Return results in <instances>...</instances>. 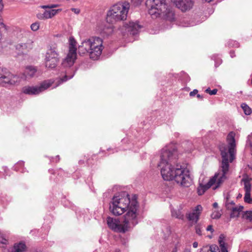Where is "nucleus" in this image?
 Returning a JSON list of instances; mask_svg holds the SVG:
<instances>
[{
    "label": "nucleus",
    "mask_w": 252,
    "mask_h": 252,
    "mask_svg": "<svg viewBox=\"0 0 252 252\" xmlns=\"http://www.w3.org/2000/svg\"><path fill=\"white\" fill-rule=\"evenodd\" d=\"M177 150L171 146L163 148L160 153V160L158 165L160 168V173L165 181L174 180L177 184L188 187L191 179L189 170L178 162Z\"/></svg>",
    "instance_id": "1"
},
{
    "label": "nucleus",
    "mask_w": 252,
    "mask_h": 252,
    "mask_svg": "<svg viewBox=\"0 0 252 252\" xmlns=\"http://www.w3.org/2000/svg\"><path fill=\"white\" fill-rule=\"evenodd\" d=\"M227 141L228 144L227 149L225 146H221L220 148L222 162L220 168L209 180L205 185L200 184L197 188V192L199 195L203 194L205 191L211 187L214 190L220 187L222 183L226 179V174L229 170V162H231L234 158L236 152V143L235 140V134L230 132L227 137Z\"/></svg>",
    "instance_id": "2"
},
{
    "label": "nucleus",
    "mask_w": 252,
    "mask_h": 252,
    "mask_svg": "<svg viewBox=\"0 0 252 252\" xmlns=\"http://www.w3.org/2000/svg\"><path fill=\"white\" fill-rule=\"evenodd\" d=\"M110 210L116 216L122 215L126 210L127 212L135 209L136 220H138L139 215V205L137 201V197L133 195L131 198L125 192L115 195L110 204Z\"/></svg>",
    "instance_id": "3"
},
{
    "label": "nucleus",
    "mask_w": 252,
    "mask_h": 252,
    "mask_svg": "<svg viewBox=\"0 0 252 252\" xmlns=\"http://www.w3.org/2000/svg\"><path fill=\"white\" fill-rule=\"evenodd\" d=\"M103 49L102 39L93 36L82 41L78 46V52L80 55L89 53L90 58L95 60L100 57Z\"/></svg>",
    "instance_id": "4"
},
{
    "label": "nucleus",
    "mask_w": 252,
    "mask_h": 252,
    "mask_svg": "<svg viewBox=\"0 0 252 252\" xmlns=\"http://www.w3.org/2000/svg\"><path fill=\"white\" fill-rule=\"evenodd\" d=\"M130 210L124 216V220L122 222L117 219L111 217L107 218V223L109 227L112 230L118 232H125L133 227L138 223L136 220L135 209Z\"/></svg>",
    "instance_id": "5"
},
{
    "label": "nucleus",
    "mask_w": 252,
    "mask_h": 252,
    "mask_svg": "<svg viewBox=\"0 0 252 252\" xmlns=\"http://www.w3.org/2000/svg\"><path fill=\"white\" fill-rule=\"evenodd\" d=\"M146 5L149 9V13L153 18L160 16L169 21L174 18L171 7L167 5L165 0H147Z\"/></svg>",
    "instance_id": "6"
},
{
    "label": "nucleus",
    "mask_w": 252,
    "mask_h": 252,
    "mask_svg": "<svg viewBox=\"0 0 252 252\" xmlns=\"http://www.w3.org/2000/svg\"><path fill=\"white\" fill-rule=\"evenodd\" d=\"M129 9V3L126 2H119L113 5L107 12V22L113 24L126 20Z\"/></svg>",
    "instance_id": "7"
},
{
    "label": "nucleus",
    "mask_w": 252,
    "mask_h": 252,
    "mask_svg": "<svg viewBox=\"0 0 252 252\" xmlns=\"http://www.w3.org/2000/svg\"><path fill=\"white\" fill-rule=\"evenodd\" d=\"M54 82V80L49 79L44 81L39 86H25L23 88L22 92L25 94L30 95L38 94L52 86Z\"/></svg>",
    "instance_id": "8"
},
{
    "label": "nucleus",
    "mask_w": 252,
    "mask_h": 252,
    "mask_svg": "<svg viewBox=\"0 0 252 252\" xmlns=\"http://www.w3.org/2000/svg\"><path fill=\"white\" fill-rule=\"evenodd\" d=\"M218 242L220 248L216 245H212L210 246L208 252H228V245L226 242V237L224 234H221L220 235Z\"/></svg>",
    "instance_id": "9"
},
{
    "label": "nucleus",
    "mask_w": 252,
    "mask_h": 252,
    "mask_svg": "<svg viewBox=\"0 0 252 252\" xmlns=\"http://www.w3.org/2000/svg\"><path fill=\"white\" fill-rule=\"evenodd\" d=\"M141 26L137 22H129L124 24L121 31L123 34L129 33L134 35L138 32Z\"/></svg>",
    "instance_id": "10"
},
{
    "label": "nucleus",
    "mask_w": 252,
    "mask_h": 252,
    "mask_svg": "<svg viewBox=\"0 0 252 252\" xmlns=\"http://www.w3.org/2000/svg\"><path fill=\"white\" fill-rule=\"evenodd\" d=\"M2 72V73H0V84H14L18 81L16 75H13L9 71Z\"/></svg>",
    "instance_id": "11"
},
{
    "label": "nucleus",
    "mask_w": 252,
    "mask_h": 252,
    "mask_svg": "<svg viewBox=\"0 0 252 252\" xmlns=\"http://www.w3.org/2000/svg\"><path fill=\"white\" fill-rule=\"evenodd\" d=\"M171 1L178 8L184 12L190 10L193 5L192 0H171Z\"/></svg>",
    "instance_id": "12"
},
{
    "label": "nucleus",
    "mask_w": 252,
    "mask_h": 252,
    "mask_svg": "<svg viewBox=\"0 0 252 252\" xmlns=\"http://www.w3.org/2000/svg\"><path fill=\"white\" fill-rule=\"evenodd\" d=\"M15 48L19 54H26L33 48V41L28 40L26 43H18Z\"/></svg>",
    "instance_id": "13"
},
{
    "label": "nucleus",
    "mask_w": 252,
    "mask_h": 252,
    "mask_svg": "<svg viewBox=\"0 0 252 252\" xmlns=\"http://www.w3.org/2000/svg\"><path fill=\"white\" fill-rule=\"evenodd\" d=\"M242 181L244 182L245 191L244 201L247 203H252V198L251 197V184L248 179H243Z\"/></svg>",
    "instance_id": "14"
},
{
    "label": "nucleus",
    "mask_w": 252,
    "mask_h": 252,
    "mask_svg": "<svg viewBox=\"0 0 252 252\" xmlns=\"http://www.w3.org/2000/svg\"><path fill=\"white\" fill-rule=\"evenodd\" d=\"M202 211V207L200 205H197L192 212L188 214V218L189 220L196 222L199 220V216Z\"/></svg>",
    "instance_id": "15"
},
{
    "label": "nucleus",
    "mask_w": 252,
    "mask_h": 252,
    "mask_svg": "<svg viewBox=\"0 0 252 252\" xmlns=\"http://www.w3.org/2000/svg\"><path fill=\"white\" fill-rule=\"evenodd\" d=\"M60 9H50L48 10H45L43 13H39L37 14V17L40 20H45L50 18H52L55 15H56Z\"/></svg>",
    "instance_id": "16"
},
{
    "label": "nucleus",
    "mask_w": 252,
    "mask_h": 252,
    "mask_svg": "<svg viewBox=\"0 0 252 252\" xmlns=\"http://www.w3.org/2000/svg\"><path fill=\"white\" fill-rule=\"evenodd\" d=\"M77 54L76 53H73V52H69L67 55L66 57L63 60V65L64 66H72L76 59Z\"/></svg>",
    "instance_id": "17"
},
{
    "label": "nucleus",
    "mask_w": 252,
    "mask_h": 252,
    "mask_svg": "<svg viewBox=\"0 0 252 252\" xmlns=\"http://www.w3.org/2000/svg\"><path fill=\"white\" fill-rule=\"evenodd\" d=\"M54 57H56V59H59V54L58 53L57 46L55 43L52 44L50 45L49 49H48L45 58L46 59H52Z\"/></svg>",
    "instance_id": "18"
},
{
    "label": "nucleus",
    "mask_w": 252,
    "mask_h": 252,
    "mask_svg": "<svg viewBox=\"0 0 252 252\" xmlns=\"http://www.w3.org/2000/svg\"><path fill=\"white\" fill-rule=\"evenodd\" d=\"M27 246L24 242H19L14 244L9 252H26Z\"/></svg>",
    "instance_id": "19"
},
{
    "label": "nucleus",
    "mask_w": 252,
    "mask_h": 252,
    "mask_svg": "<svg viewBox=\"0 0 252 252\" xmlns=\"http://www.w3.org/2000/svg\"><path fill=\"white\" fill-rule=\"evenodd\" d=\"M244 207L242 205L236 206L233 208L228 207V210L231 211L230 214V217L231 218L238 217L241 212L243 211Z\"/></svg>",
    "instance_id": "20"
},
{
    "label": "nucleus",
    "mask_w": 252,
    "mask_h": 252,
    "mask_svg": "<svg viewBox=\"0 0 252 252\" xmlns=\"http://www.w3.org/2000/svg\"><path fill=\"white\" fill-rule=\"evenodd\" d=\"M45 66L47 68H55L59 61V59H56V57H54L53 58H52V59H46L45 58Z\"/></svg>",
    "instance_id": "21"
},
{
    "label": "nucleus",
    "mask_w": 252,
    "mask_h": 252,
    "mask_svg": "<svg viewBox=\"0 0 252 252\" xmlns=\"http://www.w3.org/2000/svg\"><path fill=\"white\" fill-rule=\"evenodd\" d=\"M36 72V69L32 66H29L26 67L24 74L25 75L26 78H29L32 77Z\"/></svg>",
    "instance_id": "22"
},
{
    "label": "nucleus",
    "mask_w": 252,
    "mask_h": 252,
    "mask_svg": "<svg viewBox=\"0 0 252 252\" xmlns=\"http://www.w3.org/2000/svg\"><path fill=\"white\" fill-rule=\"evenodd\" d=\"M113 27L112 25L105 26L100 32V33L103 35H109L113 32Z\"/></svg>",
    "instance_id": "23"
},
{
    "label": "nucleus",
    "mask_w": 252,
    "mask_h": 252,
    "mask_svg": "<svg viewBox=\"0 0 252 252\" xmlns=\"http://www.w3.org/2000/svg\"><path fill=\"white\" fill-rule=\"evenodd\" d=\"M182 147L187 152H190L194 148L191 142L186 141L182 144Z\"/></svg>",
    "instance_id": "24"
},
{
    "label": "nucleus",
    "mask_w": 252,
    "mask_h": 252,
    "mask_svg": "<svg viewBox=\"0 0 252 252\" xmlns=\"http://www.w3.org/2000/svg\"><path fill=\"white\" fill-rule=\"evenodd\" d=\"M76 42L72 37H70L69 39V52H73L76 53Z\"/></svg>",
    "instance_id": "25"
},
{
    "label": "nucleus",
    "mask_w": 252,
    "mask_h": 252,
    "mask_svg": "<svg viewBox=\"0 0 252 252\" xmlns=\"http://www.w3.org/2000/svg\"><path fill=\"white\" fill-rule=\"evenodd\" d=\"M172 216L176 218L179 219H183L184 215L181 213L179 210H171Z\"/></svg>",
    "instance_id": "26"
},
{
    "label": "nucleus",
    "mask_w": 252,
    "mask_h": 252,
    "mask_svg": "<svg viewBox=\"0 0 252 252\" xmlns=\"http://www.w3.org/2000/svg\"><path fill=\"white\" fill-rule=\"evenodd\" d=\"M241 107L246 115H249L252 113V110L251 108L246 104L243 103Z\"/></svg>",
    "instance_id": "27"
},
{
    "label": "nucleus",
    "mask_w": 252,
    "mask_h": 252,
    "mask_svg": "<svg viewBox=\"0 0 252 252\" xmlns=\"http://www.w3.org/2000/svg\"><path fill=\"white\" fill-rule=\"evenodd\" d=\"M243 218L249 221L252 220V211H247L243 214Z\"/></svg>",
    "instance_id": "28"
},
{
    "label": "nucleus",
    "mask_w": 252,
    "mask_h": 252,
    "mask_svg": "<svg viewBox=\"0 0 252 252\" xmlns=\"http://www.w3.org/2000/svg\"><path fill=\"white\" fill-rule=\"evenodd\" d=\"M73 75H72L69 77H68L66 75H65L63 78H60V80L58 82V83L53 87L54 88H56L59 86L61 83L63 82L66 81L68 79H71L73 77Z\"/></svg>",
    "instance_id": "29"
},
{
    "label": "nucleus",
    "mask_w": 252,
    "mask_h": 252,
    "mask_svg": "<svg viewBox=\"0 0 252 252\" xmlns=\"http://www.w3.org/2000/svg\"><path fill=\"white\" fill-rule=\"evenodd\" d=\"M225 206L226 207V209L228 210V207H230V208H233L236 205H235V203L232 201H230L229 200L228 197L227 196L226 198V201H225Z\"/></svg>",
    "instance_id": "30"
},
{
    "label": "nucleus",
    "mask_w": 252,
    "mask_h": 252,
    "mask_svg": "<svg viewBox=\"0 0 252 252\" xmlns=\"http://www.w3.org/2000/svg\"><path fill=\"white\" fill-rule=\"evenodd\" d=\"M221 216V213L219 211H214L211 214V218L213 219H219Z\"/></svg>",
    "instance_id": "31"
},
{
    "label": "nucleus",
    "mask_w": 252,
    "mask_h": 252,
    "mask_svg": "<svg viewBox=\"0 0 252 252\" xmlns=\"http://www.w3.org/2000/svg\"><path fill=\"white\" fill-rule=\"evenodd\" d=\"M31 30L34 32L37 31L39 28V23L35 22L31 25Z\"/></svg>",
    "instance_id": "32"
},
{
    "label": "nucleus",
    "mask_w": 252,
    "mask_h": 252,
    "mask_svg": "<svg viewBox=\"0 0 252 252\" xmlns=\"http://www.w3.org/2000/svg\"><path fill=\"white\" fill-rule=\"evenodd\" d=\"M218 92V90L217 89H214L213 90H211L209 88H207L205 90V92L209 94L210 95H215L217 94Z\"/></svg>",
    "instance_id": "33"
},
{
    "label": "nucleus",
    "mask_w": 252,
    "mask_h": 252,
    "mask_svg": "<svg viewBox=\"0 0 252 252\" xmlns=\"http://www.w3.org/2000/svg\"><path fill=\"white\" fill-rule=\"evenodd\" d=\"M1 28H3L6 30H7V28L6 26L3 23V20L0 16V29Z\"/></svg>",
    "instance_id": "34"
},
{
    "label": "nucleus",
    "mask_w": 252,
    "mask_h": 252,
    "mask_svg": "<svg viewBox=\"0 0 252 252\" xmlns=\"http://www.w3.org/2000/svg\"><path fill=\"white\" fill-rule=\"evenodd\" d=\"M195 230H196V233L198 235H201L202 234L201 227L200 225H196V226L195 227Z\"/></svg>",
    "instance_id": "35"
},
{
    "label": "nucleus",
    "mask_w": 252,
    "mask_h": 252,
    "mask_svg": "<svg viewBox=\"0 0 252 252\" xmlns=\"http://www.w3.org/2000/svg\"><path fill=\"white\" fill-rule=\"evenodd\" d=\"M131 1L134 5H138L141 3L142 0H131Z\"/></svg>",
    "instance_id": "36"
},
{
    "label": "nucleus",
    "mask_w": 252,
    "mask_h": 252,
    "mask_svg": "<svg viewBox=\"0 0 252 252\" xmlns=\"http://www.w3.org/2000/svg\"><path fill=\"white\" fill-rule=\"evenodd\" d=\"M198 93V90L196 89H194L193 91H191L189 93V95L190 96H194L195 95L197 94Z\"/></svg>",
    "instance_id": "37"
},
{
    "label": "nucleus",
    "mask_w": 252,
    "mask_h": 252,
    "mask_svg": "<svg viewBox=\"0 0 252 252\" xmlns=\"http://www.w3.org/2000/svg\"><path fill=\"white\" fill-rule=\"evenodd\" d=\"M0 243L2 244H6L7 243V240L5 238L1 237H0Z\"/></svg>",
    "instance_id": "38"
},
{
    "label": "nucleus",
    "mask_w": 252,
    "mask_h": 252,
    "mask_svg": "<svg viewBox=\"0 0 252 252\" xmlns=\"http://www.w3.org/2000/svg\"><path fill=\"white\" fill-rule=\"evenodd\" d=\"M71 10L72 12H73L74 13L77 14H79L80 13V10L79 9L75 8H72L71 9Z\"/></svg>",
    "instance_id": "39"
},
{
    "label": "nucleus",
    "mask_w": 252,
    "mask_h": 252,
    "mask_svg": "<svg viewBox=\"0 0 252 252\" xmlns=\"http://www.w3.org/2000/svg\"><path fill=\"white\" fill-rule=\"evenodd\" d=\"M206 230L208 231H211L212 233L213 232L214 229L213 228V226L211 225H209L206 228Z\"/></svg>",
    "instance_id": "40"
},
{
    "label": "nucleus",
    "mask_w": 252,
    "mask_h": 252,
    "mask_svg": "<svg viewBox=\"0 0 252 252\" xmlns=\"http://www.w3.org/2000/svg\"><path fill=\"white\" fill-rule=\"evenodd\" d=\"M3 9V4L2 2V0H0V13L2 11Z\"/></svg>",
    "instance_id": "41"
},
{
    "label": "nucleus",
    "mask_w": 252,
    "mask_h": 252,
    "mask_svg": "<svg viewBox=\"0 0 252 252\" xmlns=\"http://www.w3.org/2000/svg\"><path fill=\"white\" fill-rule=\"evenodd\" d=\"M192 246L194 248H196L198 247V243L196 242H194L192 244Z\"/></svg>",
    "instance_id": "42"
},
{
    "label": "nucleus",
    "mask_w": 252,
    "mask_h": 252,
    "mask_svg": "<svg viewBox=\"0 0 252 252\" xmlns=\"http://www.w3.org/2000/svg\"><path fill=\"white\" fill-rule=\"evenodd\" d=\"M230 56L233 58L235 56L234 53L233 51L230 52Z\"/></svg>",
    "instance_id": "43"
},
{
    "label": "nucleus",
    "mask_w": 252,
    "mask_h": 252,
    "mask_svg": "<svg viewBox=\"0 0 252 252\" xmlns=\"http://www.w3.org/2000/svg\"><path fill=\"white\" fill-rule=\"evenodd\" d=\"M232 46L238 47V43L236 41H234V44L232 45Z\"/></svg>",
    "instance_id": "44"
},
{
    "label": "nucleus",
    "mask_w": 252,
    "mask_h": 252,
    "mask_svg": "<svg viewBox=\"0 0 252 252\" xmlns=\"http://www.w3.org/2000/svg\"><path fill=\"white\" fill-rule=\"evenodd\" d=\"M41 7L42 8L45 9V8H49V5H42V6H41Z\"/></svg>",
    "instance_id": "45"
},
{
    "label": "nucleus",
    "mask_w": 252,
    "mask_h": 252,
    "mask_svg": "<svg viewBox=\"0 0 252 252\" xmlns=\"http://www.w3.org/2000/svg\"><path fill=\"white\" fill-rule=\"evenodd\" d=\"M197 97L199 99H202L203 98L202 96L199 94H197Z\"/></svg>",
    "instance_id": "46"
},
{
    "label": "nucleus",
    "mask_w": 252,
    "mask_h": 252,
    "mask_svg": "<svg viewBox=\"0 0 252 252\" xmlns=\"http://www.w3.org/2000/svg\"><path fill=\"white\" fill-rule=\"evenodd\" d=\"M213 207L214 208H217L218 207V203L217 202H215V203H213Z\"/></svg>",
    "instance_id": "47"
},
{
    "label": "nucleus",
    "mask_w": 252,
    "mask_h": 252,
    "mask_svg": "<svg viewBox=\"0 0 252 252\" xmlns=\"http://www.w3.org/2000/svg\"><path fill=\"white\" fill-rule=\"evenodd\" d=\"M56 7L55 5H52L51 6H49V8H53V7Z\"/></svg>",
    "instance_id": "48"
},
{
    "label": "nucleus",
    "mask_w": 252,
    "mask_h": 252,
    "mask_svg": "<svg viewBox=\"0 0 252 252\" xmlns=\"http://www.w3.org/2000/svg\"><path fill=\"white\" fill-rule=\"evenodd\" d=\"M56 158H58V161H59V160H60L59 156H57L56 157Z\"/></svg>",
    "instance_id": "49"
},
{
    "label": "nucleus",
    "mask_w": 252,
    "mask_h": 252,
    "mask_svg": "<svg viewBox=\"0 0 252 252\" xmlns=\"http://www.w3.org/2000/svg\"><path fill=\"white\" fill-rule=\"evenodd\" d=\"M206 1L208 2H211V1H212L213 0H205Z\"/></svg>",
    "instance_id": "50"
},
{
    "label": "nucleus",
    "mask_w": 252,
    "mask_h": 252,
    "mask_svg": "<svg viewBox=\"0 0 252 252\" xmlns=\"http://www.w3.org/2000/svg\"><path fill=\"white\" fill-rule=\"evenodd\" d=\"M184 252H190V251L187 250H185Z\"/></svg>",
    "instance_id": "51"
},
{
    "label": "nucleus",
    "mask_w": 252,
    "mask_h": 252,
    "mask_svg": "<svg viewBox=\"0 0 252 252\" xmlns=\"http://www.w3.org/2000/svg\"><path fill=\"white\" fill-rule=\"evenodd\" d=\"M19 164H23V162H21L19 163Z\"/></svg>",
    "instance_id": "52"
},
{
    "label": "nucleus",
    "mask_w": 252,
    "mask_h": 252,
    "mask_svg": "<svg viewBox=\"0 0 252 252\" xmlns=\"http://www.w3.org/2000/svg\"><path fill=\"white\" fill-rule=\"evenodd\" d=\"M116 252H119V251H116Z\"/></svg>",
    "instance_id": "53"
}]
</instances>
